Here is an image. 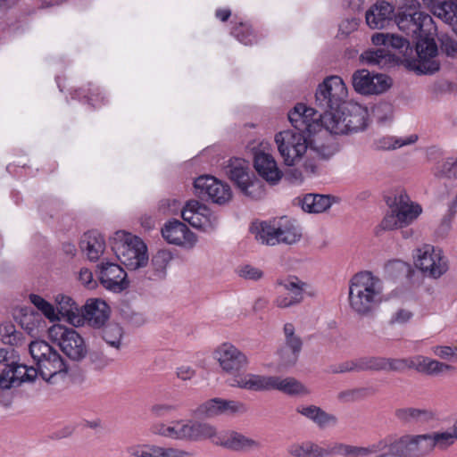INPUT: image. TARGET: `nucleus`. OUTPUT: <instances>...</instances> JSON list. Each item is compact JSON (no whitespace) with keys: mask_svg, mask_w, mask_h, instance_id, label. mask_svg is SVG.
Returning <instances> with one entry per match:
<instances>
[{"mask_svg":"<svg viewBox=\"0 0 457 457\" xmlns=\"http://www.w3.org/2000/svg\"><path fill=\"white\" fill-rule=\"evenodd\" d=\"M371 42L376 46H383L391 52L396 51L401 57L396 56L395 62H405L406 67L417 74H434L440 69V62L436 59L438 46L434 37H423L412 42L396 34L375 33Z\"/></svg>","mask_w":457,"mask_h":457,"instance_id":"nucleus-1","label":"nucleus"},{"mask_svg":"<svg viewBox=\"0 0 457 457\" xmlns=\"http://www.w3.org/2000/svg\"><path fill=\"white\" fill-rule=\"evenodd\" d=\"M391 441L380 440L368 447L350 445L344 443H333L323 447L311 441L303 444H293L287 448V453L293 457H367L385 449L389 450ZM389 451L377 457H387Z\"/></svg>","mask_w":457,"mask_h":457,"instance_id":"nucleus-2","label":"nucleus"},{"mask_svg":"<svg viewBox=\"0 0 457 457\" xmlns=\"http://www.w3.org/2000/svg\"><path fill=\"white\" fill-rule=\"evenodd\" d=\"M383 300V282L371 271L354 274L349 284V303L361 316L370 314Z\"/></svg>","mask_w":457,"mask_h":457,"instance_id":"nucleus-3","label":"nucleus"},{"mask_svg":"<svg viewBox=\"0 0 457 457\" xmlns=\"http://www.w3.org/2000/svg\"><path fill=\"white\" fill-rule=\"evenodd\" d=\"M323 119L329 132L348 134L367 127L368 110L357 103L345 101L336 111L326 113Z\"/></svg>","mask_w":457,"mask_h":457,"instance_id":"nucleus-4","label":"nucleus"},{"mask_svg":"<svg viewBox=\"0 0 457 457\" xmlns=\"http://www.w3.org/2000/svg\"><path fill=\"white\" fill-rule=\"evenodd\" d=\"M109 244L112 251L127 269L135 270L147 264V246L138 237L119 230L110 237Z\"/></svg>","mask_w":457,"mask_h":457,"instance_id":"nucleus-5","label":"nucleus"},{"mask_svg":"<svg viewBox=\"0 0 457 457\" xmlns=\"http://www.w3.org/2000/svg\"><path fill=\"white\" fill-rule=\"evenodd\" d=\"M214 354L222 370L231 375V378L228 379L230 386L245 389L244 383L249 379L248 376H258L245 372L249 363L248 358L231 344H222Z\"/></svg>","mask_w":457,"mask_h":457,"instance_id":"nucleus-6","label":"nucleus"},{"mask_svg":"<svg viewBox=\"0 0 457 457\" xmlns=\"http://www.w3.org/2000/svg\"><path fill=\"white\" fill-rule=\"evenodd\" d=\"M255 238L262 244L275 245L279 243L292 245L302 237L300 227L295 220L281 217L273 223L263 221L255 228Z\"/></svg>","mask_w":457,"mask_h":457,"instance_id":"nucleus-7","label":"nucleus"},{"mask_svg":"<svg viewBox=\"0 0 457 457\" xmlns=\"http://www.w3.org/2000/svg\"><path fill=\"white\" fill-rule=\"evenodd\" d=\"M245 381V390L262 392L278 390L288 395H303L309 392L299 380L292 377L281 378L278 376H248Z\"/></svg>","mask_w":457,"mask_h":457,"instance_id":"nucleus-8","label":"nucleus"},{"mask_svg":"<svg viewBox=\"0 0 457 457\" xmlns=\"http://www.w3.org/2000/svg\"><path fill=\"white\" fill-rule=\"evenodd\" d=\"M48 337L57 343L62 353L72 361H81L87 353L83 337L72 328L54 324L48 328Z\"/></svg>","mask_w":457,"mask_h":457,"instance_id":"nucleus-9","label":"nucleus"},{"mask_svg":"<svg viewBox=\"0 0 457 457\" xmlns=\"http://www.w3.org/2000/svg\"><path fill=\"white\" fill-rule=\"evenodd\" d=\"M311 136L295 130L280 131L275 136L278 152L286 165L293 166L306 153Z\"/></svg>","mask_w":457,"mask_h":457,"instance_id":"nucleus-10","label":"nucleus"},{"mask_svg":"<svg viewBox=\"0 0 457 457\" xmlns=\"http://www.w3.org/2000/svg\"><path fill=\"white\" fill-rule=\"evenodd\" d=\"M398 29L414 41L423 37H433L432 30H436L432 17L424 12L398 11L394 21Z\"/></svg>","mask_w":457,"mask_h":457,"instance_id":"nucleus-11","label":"nucleus"},{"mask_svg":"<svg viewBox=\"0 0 457 457\" xmlns=\"http://www.w3.org/2000/svg\"><path fill=\"white\" fill-rule=\"evenodd\" d=\"M228 179L241 190L252 198H259L262 194V183L250 174L248 162L244 159H230L225 168Z\"/></svg>","mask_w":457,"mask_h":457,"instance_id":"nucleus-12","label":"nucleus"},{"mask_svg":"<svg viewBox=\"0 0 457 457\" xmlns=\"http://www.w3.org/2000/svg\"><path fill=\"white\" fill-rule=\"evenodd\" d=\"M347 88L339 76H330L319 85L315 93V104L332 112L345 101Z\"/></svg>","mask_w":457,"mask_h":457,"instance_id":"nucleus-13","label":"nucleus"},{"mask_svg":"<svg viewBox=\"0 0 457 457\" xmlns=\"http://www.w3.org/2000/svg\"><path fill=\"white\" fill-rule=\"evenodd\" d=\"M195 194L201 200L212 201L223 205L232 198V191L228 184L217 179L213 176L204 175L194 181Z\"/></svg>","mask_w":457,"mask_h":457,"instance_id":"nucleus-14","label":"nucleus"},{"mask_svg":"<svg viewBox=\"0 0 457 457\" xmlns=\"http://www.w3.org/2000/svg\"><path fill=\"white\" fill-rule=\"evenodd\" d=\"M418 253L414 264L424 274L437 278L448 270L447 261L440 248L426 245L423 250L419 249Z\"/></svg>","mask_w":457,"mask_h":457,"instance_id":"nucleus-15","label":"nucleus"},{"mask_svg":"<svg viewBox=\"0 0 457 457\" xmlns=\"http://www.w3.org/2000/svg\"><path fill=\"white\" fill-rule=\"evenodd\" d=\"M354 90L361 95H378L392 86V79L386 74H372L368 70H358L352 76Z\"/></svg>","mask_w":457,"mask_h":457,"instance_id":"nucleus-16","label":"nucleus"},{"mask_svg":"<svg viewBox=\"0 0 457 457\" xmlns=\"http://www.w3.org/2000/svg\"><path fill=\"white\" fill-rule=\"evenodd\" d=\"M427 435H405L389 445V453L396 457H424L429 453Z\"/></svg>","mask_w":457,"mask_h":457,"instance_id":"nucleus-17","label":"nucleus"},{"mask_svg":"<svg viewBox=\"0 0 457 457\" xmlns=\"http://www.w3.org/2000/svg\"><path fill=\"white\" fill-rule=\"evenodd\" d=\"M98 279L102 286L113 293H120L129 287L127 273L117 263L102 262L97 265Z\"/></svg>","mask_w":457,"mask_h":457,"instance_id":"nucleus-18","label":"nucleus"},{"mask_svg":"<svg viewBox=\"0 0 457 457\" xmlns=\"http://www.w3.org/2000/svg\"><path fill=\"white\" fill-rule=\"evenodd\" d=\"M276 285L282 287L286 293L277 296L274 304L278 308L285 309L299 304L303 300V293L307 284L295 276L278 278Z\"/></svg>","mask_w":457,"mask_h":457,"instance_id":"nucleus-19","label":"nucleus"},{"mask_svg":"<svg viewBox=\"0 0 457 457\" xmlns=\"http://www.w3.org/2000/svg\"><path fill=\"white\" fill-rule=\"evenodd\" d=\"M172 423L178 426V440L199 442L216 435V428L208 423L193 420H175Z\"/></svg>","mask_w":457,"mask_h":457,"instance_id":"nucleus-20","label":"nucleus"},{"mask_svg":"<svg viewBox=\"0 0 457 457\" xmlns=\"http://www.w3.org/2000/svg\"><path fill=\"white\" fill-rule=\"evenodd\" d=\"M162 236L168 243L177 245L187 244L192 247L196 242L195 235L185 223L177 219H172L164 224Z\"/></svg>","mask_w":457,"mask_h":457,"instance_id":"nucleus-21","label":"nucleus"},{"mask_svg":"<svg viewBox=\"0 0 457 457\" xmlns=\"http://www.w3.org/2000/svg\"><path fill=\"white\" fill-rule=\"evenodd\" d=\"M36 365L41 378L48 383H52V379L57 375L65 376L69 370L68 363L55 349L49 355L41 358Z\"/></svg>","mask_w":457,"mask_h":457,"instance_id":"nucleus-22","label":"nucleus"},{"mask_svg":"<svg viewBox=\"0 0 457 457\" xmlns=\"http://www.w3.org/2000/svg\"><path fill=\"white\" fill-rule=\"evenodd\" d=\"M395 7L387 2H378L366 12V23L372 29H382L394 24Z\"/></svg>","mask_w":457,"mask_h":457,"instance_id":"nucleus-23","label":"nucleus"},{"mask_svg":"<svg viewBox=\"0 0 457 457\" xmlns=\"http://www.w3.org/2000/svg\"><path fill=\"white\" fill-rule=\"evenodd\" d=\"M81 325L87 320L94 328H101L109 319V306L99 299H90L81 308Z\"/></svg>","mask_w":457,"mask_h":457,"instance_id":"nucleus-24","label":"nucleus"},{"mask_svg":"<svg viewBox=\"0 0 457 457\" xmlns=\"http://www.w3.org/2000/svg\"><path fill=\"white\" fill-rule=\"evenodd\" d=\"M253 166L258 174L266 181L272 184L277 183L282 177L277 162L271 154L263 152L255 154Z\"/></svg>","mask_w":457,"mask_h":457,"instance_id":"nucleus-25","label":"nucleus"},{"mask_svg":"<svg viewBox=\"0 0 457 457\" xmlns=\"http://www.w3.org/2000/svg\"><path fill=\"white\" fill-rule=\"evenodd\" d=\"M410 198L405 193H401L395 198L393 203L394 210L396 212L400 228L409 225L421 212V207L419 204H409Z\"/></svg>","mask_w":457,"mask_h":457,"instance_id":"nucleus-26","label":"nucleus"},{"mask_svg":"<svg viewBox=\"0 0 457 457\" xmlns=\"http://www.w3.org/2000/svg\"><path fill=\"white\" fill-rule=\"evenodd\" d=\"M335 197L329 195L305 194L303 197H296L295 204L300 205L303 212L309 213H321L332 205Z\"/></svg>","mask_w":457,"mask_h":457,"instance_id":"nucleus-27","label":"nucleus"},{"mask_svg":"<svg viewBox=\"0 0 457 457\" xmlns=\"http://www.w3.org/2000/svg\"><path fill=\"white\" fill-rule=\"evenodd\" d=\"M79 247L87 253V258L96 262L104 251L105 242L103 236L96 230L84 233L79 242Z\"/></svg>","mask_w":457,"mask_h":457,"instance_id":"nucleus-28","label":"nucleus"},{"mask_svg":"<svg viewBox=\"0 0 457 457\" xmlns=\"http://www.w3.org/2000/svg\"><path fill=\"white\" fill-rule=\"evenodd\" d=\"M58 314L66 318L67 321L75 326H81L82 318L80 316L81 308L69 295H58L55 297Z\"/></svg>","mask_w":457,"mask_h":457,"instance_id":"nucleus-29","label":"nucleus"},{"mask_svg":"<svg viewBox=\"0 0 457 457\" xmlns=\"http://www.w3.org/2000/svg\"><path fill=\"white\" fill-rule=\"evenodd\" d=\"M297 412L313 421L320 428L336 426L338 421L334 414L328 413L316 405L297 408Z\"/></svg>","mask_w":457,"mask_h":457,"instance_id":"nucleus-30","label":"nucleus"},{"mask_svg":"<svg viewBox=\"0 0 457 457\" xmlns=\"http://www.w3.org/2000/svg\"><path fill=\"white\" fill-rule=\"evenodd\" d=\"M395 415L404 424L426 423L435 420V413L427 409L400 408L395 410Z\"/></svg>","mask_w":457,"mask_h":457,"instance_id":"nucleus-31","label":"nucleus"},{"mask_svg":"<svg viewBox=\"0 0 457 457\" xmlns=\"http://www.w3.org/2000/svg\"><path fill=\"white\" fill-rule=\"evenodd\" d=\"M396 54L390 50L379 47L377 49H367L360 56V61L368 65L385 66L396 62Z\"/></svg>","mask_w":457,"mask_h":457,"instance_id":"nucleus-32","label":"nucleus"},{"mask_svg":"<svg viewBox=\"0 0 457 457\" xmlns=\"http://www.w3.org/2000/svg\"><path fill=\"white\" fill-rule=\"evenodd\" d=\"M288 120L295 131L308 133L309 136L315 134L318 131L319 124L317 122L308 123L304 120V108L302 104H297L287 114Z\"/></svg>","mask_w":457,"mask_h":457,"instance_id":"nucleus-33","label":"nucleus"},{"mask_svg":"<svg viewBox=\"0 0 457 457\" xmlns=\"http://www.w3.org/2000/svg\"><path fill=\"white\" fill-rule=\"evenodd\" d=\"M432 12L436 18L448 24L453 31L457 27V2L440 1L433 5Z\"/></svg>","mask_w":457,"mask_h":457,"instance_id":"nucleus-34","label":"nucleus"},{"mask_svg":"<svg viewBox=\"0 0 457 457\" xmlns=\"http://www.w3.org/2000/svg\"><path fill=\"white\" fill-rule=\"evenodd\" d=\"M27 372L26 365H19L12 362L0 372V389H11L19 386L17 385L21 377Z\"/></svg>","mask_w":457,"mask_h":457,"instance_id":"nucleus-35","label":"nucleus"},{"mask_svg":"<svg viewBox=\"0 0 457 457\" xmlns=\"http://www.w3.org/2000/svg\"><path fill=\"white\" fill-rule=\"evenodd\" d=\"M426 435L429 452H431L435 447L446 449L453 445L457 440V419L455 420L451 431L434 432L432 434Z\"/></svg>","mask_w":457,"mask_h":457,"instance_id":"nucleus-36","label":"nucleus"},{"mask_svg":"<svg viewBox=\"0 0 457 457\" xmlns=\"http://www.w3.org/2000/svg\"><path fill=\"white\" fill-rule=\"evenodd\" d=\"M172 260V254L168 250H159L152 258L151 266L153 273L149 275V279L159 280L166 276V268Z\"/></svg>","mask_w":457,"mask_h":457,"instance_id":"nucleus-37","label":"nucleus"},{"mask_svg":"<svg viewBox=\"0 0 457 457\" xmlns=\"http://www.w3.org/2000/svg\"><path fill=\"white\" fill-rule=\"evenodd\" d=\"M220 445L225 448L233 451H242L253 448H260L261 445L259 442L245 436L242 434L234 432L225 441L221 442Z\"/></svg>","mask_w":457,"mask_h":457,"instance_id":"nucleus-38","label":"nucleus"},{"mask_svg":"<svg viewBox=\"0 0 457 457\" xmlns=\"http://www.w3.org/2000/svg\"><path fill=\"white\" fill-rule=\"evenodd\" d=\"M0 338L4 345L12 346L21 345L25 339L23 333L18 331L12 322H4L0 325Z\"/></svg>","mask_w":457,"mask_h":457,"instance_id":"nucleus-39","label":"nucleus"},{"mask_svg":"<svg viewBox=\"0 0 457 457\" xmlns=\"http://www.w3.org/2000/svg\"><path fill=\"white\" fill-rule=\"evenodd\" d=\"M417 363V370L428 375H438L448 370H453L454 367L449 364L432 360L428 357H420Z\"/></svg>","mask_w":457,"mask_h":457,"instance_id":"nucleus-40","label":"nucleus"},{"mask_svg":"<svg viewBox=\"0 0 457 457\" xmlns=\"http://www.w3.org/2000/svg\"><path fill=\"white\" fill-rule=\"evenodd\" d=\"M418 137L411 135L407 140L395 138L393 137H382L373 142V148L378 151L394 150L401 146L416 142Z\"/></svg>","mask_w":457,"mask_h":457,"instance_id":"nucleus-41","label":"nucleus"},{"mask_svg":"<svg viewBox=\"0 0 457 457\" xmlns=\"http://www.w3.org/2000/svg\"><path fill=\"white\" fill-rule=\"evenodd\" d=\"M101 337L112 347L120 349L123 336L122 328L117 323H108L101 329Z\"/></svg>","mask_w":457,"mask_h":457,"instance_id":"nucleus-42","label":"nucleus"},{"mask_svg":"<svg viewBox=\"0 0 457 457\" xmlns=\"http://www.w3.org/2000/svg\"><path fill=\"white\" fill-rule=\"evenodd\" d=\"M231 34L245 46H251L257 42L256 35L247 23L239 22L232 28Z\"/></svg>","mask_w":457,"mask_h":457,"instance_id":"nucleus-43","label":"nucleus"},{"mask_svg":"<svg viewBox=\"0 0 457 457\" xmlns=\"http://www.w3.org/2000/svg\"><path fill=\"white\" fill-rule=\"evenodd\" d=\"M385 357L364 356L357 359V369L358 371H380L385 370Z\"/></svg>","mask_w":457,"mask_h":457,"instance_id":"nucleus-44","label":"nucleus"},{"mask_svg":"<svg viewBox=\"0 0 457 457\" xmlns=\"http://www.w3.org/2000/svg\"><path fill=\"white\" fill-rule=\"evenodd\" d=\"M29 298L31 303H33L49 320L54 321L60 320L55 313L54 305L43 297L36 294H30Z\"/></svg>","mask_w":457,"mask_h":457,"instance_id":"nucleus-45","label":"nucleus"},{"mask_svg":"<svg viewBox=\"0 0 457 457\" xmlns=\"http://www.w3.org/2000/svg\"><path fill=\"white\" fill-rule=\"evenodd\" d=\"M181 217L192 227L201 229H205L207 227H211L212 222L209 218L199 216L195 212H192L185 206L181 211Z\"/></svg>","mask_w":457,"mask_h":457,"instance_id":"nucleus-46","label":"nucleus"},{"mask_svg":"<svg viewBox=\"0 0 457 457\" xmlns=\"http://www.w3.org/2000/svg\"><path fill=\"white\" fill-rule=\"evenodd\" d=\"M195 415L200 418H213L220 415L219 398L210 399L197 407Z\"/></svg>","mask_w":457,"mask_h":457,"instance_id":"nucleus-47","label":"nucleus"},{"mask_svg":"<svg viewBox=\"0 0 457 457\" xmlns=\"http://www.w3.org/2000/svg\"><path fill=\"white\" fill-rule=\"evenodd\" d=\"M54 350V347L45 340H35L29 344V353L35 362L45 358L46 354L49 355Z\"/></svg>","mask_w":457,"mask_h":457,"instance_id":"nucleus-48","label":"nucleus"},{"mask_svg":"<svg viewBox=\"0 0 457 457\" xmlns=\"http://www.w3.org/2000/svg\"><path fill=\"white\" fill-rule=\"evenodd\" d=\"M303 108H304V120H308V123L311 122H317L319 124L318 131L320 130L321 128L326 129V122L323 119V116L326 113H330L329 112H327L326 110H321L320 108L317 107H308L305 104H302Z\"/></svg>","mask_w":457,"mask_h":457,"instance_id":"nucleus-49","label":"nucleus"},{"mask_svg":"<svg viewBox=\"0 0 457 457\" xmlns=\"http://www.w3.org/2000/svg\"><path fill=\"white\" fill-rule=\"evenodd\" d=\"M437 39L440 43L442 53L451 58L457 57V41L455 39L445 33L438 34Z\"/></svg>","mask_w":457,"mask_h":457,"instance_id":"nucleus-50","label":"nucleus"},{"mask_svg":"<svg viewBox=\"0 0 457 457\" xmlns=\"http://www.w3.org/2000/svg\"><path fill=\"white\" fill-rule=\"evenodd\" d=\"M372 112L378 122L385 123L393 117V105L386 102L379 103L373 107Z\"/></svg>","mask_w":457,"mask_h":457,"instance_id":"nucleus-51","label":"nucleus"},{"mask_svg":"<svg viewBox=\"0 0 457 457\" xmlns=\"http://www.w3.org/2000/svg\"><path fill=\"white\" fill-rule=\"evenodd\" d=\"M219 403L220 404V414H235L246 411L245 404L238 401L219 398Z\"/></svg>","mask_w":457,"mask_h":457,"instance_id":"nucleus-52","label":"nucleus"},{"mask_svg":"<svg viewBox=\"0 0 457 457\" xmlns=\"http://www.w3.org/2000/svg\"><path fill=\"white\" fill-rule=\"evenodd\" d=\"M436 175L445 178H457V159L448 158L438 167Z\"/></svg>","mask_w":457,"mask_h":457,"instance_id":"nucleus-53","label":"nucleus"},{"mask_svg":"<svg viewBox=\"0 0 457 457\" xmlns=\"http://www.w3.org/2000/svg\"><path fill=\"white\" fill-rule=\"evenodd\" d=\"M385 370L402 371L414 366L413 362L407 359L385 358Z\"/></svg>","mask_w":457,"mask_h":457,"instance_id":"nucleus-54","label":"nucleus"},{"mask_svg":"<svg viewBox=\"0 0 457 457\" xmlns=\"http://www.w3.org/2000/svg\"><path fill=\"white\" fill-rule=\"evenodd\" d=\"M278 354L280 358V365L284 368H288L296 363L300 353L290 351L288 347H282L278 351Z\"/></svg>","mask_w":457,"mask_h":457,"instance_id":"nucleus-55","label":"nucleus"},{"mask_svg":"<svg viewBox=\"0 0 457 457\" xmlns=\"http://www.w3.org/2000/svg\"><path fill=\"white\" fill-rule=\"evenodd\" d=\"M152 432L155 435L162 436L171 439L178 440V426H166L162 423L152 427Z\"/></svg>","mask_w":457,"mask_h":457,"instance_id":"nucleus-56","label":"nucleus"},{"mask_svg":"<svg viewBox=\"0 0 457 457\" xmlns=\"http://www.w3.org/2000/svg\"><path fill=\"white\" fill-rule=\"evenodd\" d=\"M387 204L391 208V212L387 213L380 223V227L385 230H392L397 228H400V222L398 221V218L396 216V212L394 210V205L386 201Z\"/></svg>","mask_w":457,"mask_h":457,"instance_id":"nucleus-57","label":"nucleus"},{"mask_svg":"<svg viewBox=\"0 0 457 457\" xmlns=\"http://www.w3.org/2000/svg\"><path fill=\"white\" fill-rule=\"evenodd\" d=\"M185 207L188 208L192 212H195V213L199 214V216L209 218L212 221V219L215 220L212 216V212L209 207L205 204H201L197 200H189L187 202Z\"/></svg>","mask_w":457,"mask_h":457,"instance_id":"nucleus-58","label":"nucleus"},{"mask_svg":"<svg viewBox=\"0 0 457 457\" xmlns=\"http://www.w3.org/2000/svg\"><path fill=\"white\" fill-rule=\"evenodd\" d=\"M366 391L364 387L345 390L338 394V399L344 402H353L364 397Z\"/></svg>","mask_w":457,"mask_h":457,"instance_id":"nucleus-59","label":"nucleus"},{"mask_svg":"<svg viewBox=\"0 0 457 457\" xmlns=\"http://www.w3.org/2000/svg\"><path fill=\"white\" fill-rule=\"evenodd\" d=\"M41 317L38 313L32 312L30 315L24 314L21 320V327L31 335L37 327V323L39 324Z\"/></svg>","mask_w":457,"mask_h":457,"instance_id":"nucleus-60","label":"nucleus"},{"mask_svg":"<svg viewBox=\"0 0 457 457\" xmlns=\"http://www.w3.org/2000/svg\"><path fill=\"white\" fill-rule=\"evenodd\" d=\"M238 274L245 279H250L254 281L261 279L263 276V272L260 269L251 265L242 266L238 270Z\"/></svg>","mask_w":457,"mask_h":457,"instance_id":"nucleus-61","label":"nucleus"},{"mask_svg":"<svg viewBox=\"0 0 457 457\" xmlns=\"http://www.w3.org/2000/svg\"><path fill=\"white\" fill-rule=\"evenodd\" d=\"M311 151H313L316 155L322 160H328L335 154V149L331 145H313L310 139V145L308 147Z\"/></svg>","mask_w":457,"mask_h":457,"instance_id":"nucleus-62","label":"nucleus"},{"mask_svg":"<svg viewBox=\"0 0 457 457\" xmlns=\"http://www.w3.org/2000/svg\"><path fill=\"white\" fill-rule=\"evenodd\" d=\"M393 3L398 11L420 12L419 0H393Z\"/></svg>","mask_w":457,"mask_h":457,"instance_id":"nucleus-63","label":"nucleus"},{"mask_svg":"<svg viewBox=\"0 0 457 457\" xmlns=\"http://www.w3.org/2000/svg\"><path fill=\"white\" fill-rule=\"evenodd\" d=\"M178 408V405L159 403L153 405L151 408V411L155 417L162 418L169 415L172 411H176Z\"/></svg>","mask_w":457,"mask_h":457,"instance_id":"nucleus-64","label":"nucleus"}]
</instances>
